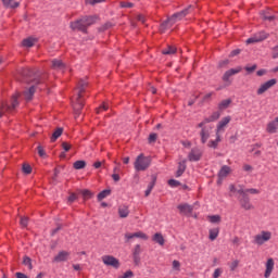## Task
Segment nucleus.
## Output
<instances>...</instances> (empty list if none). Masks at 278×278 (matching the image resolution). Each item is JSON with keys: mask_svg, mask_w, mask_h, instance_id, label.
<instances>
[{"mask_svg": "<svg viewBox=\"0 0 278 278\" xmlns=\"http://www.w3.org/2000/svg\"><path fill=\"white\" fill-rule=\"evenodd\" d=\"M105 0H86V3H89L90 5H94L96 3H103Z\"/></svg>", "mask_w": 278, "mask_h": 278, "instance_id": "bf43d9fd", "label": "nucleus"}, {"mask_svg": "<svg viewBox=\"0 0 278 278\" xmlns=\"http://www.w3.org/2000/svg\"><path fill=\"white\" fill-rule=\"evenodd\" d=\"M218 142H220V134L216 132V140L208 141L207 147H210V149H216L218 147Z\"/></svg>", "mask_w": 278, "mask_h": 278, "instance_id": "a878e982", "label": "nucleus"}, {"mask_svg": "<svg viewBox=\"0 0 278 278\" xmlns=\"http://www.w3.org/2000/svg\"><path fill=\"white\" fill-rule=\"evenodd\" d=\"M11 105L13 110L18 108V96H13Z\"/></svg>", "mask_w": 278, "mask_h": 278, "instance_id": "a18cd8bd", "label": "nucleus"}, {"mask_svg": "<svg viewBox=\"0 0 278 278\" xmlns=\"http://www.w3.org/2000/svg\"><path fill=\"white\" fill-rule=\"evenodd\" d=\"M268 33L266 31H260L256 33L254 36L247 39V45H255V42H262L268 38Z\"/></svg>", "mask_w": 278, "mask_h": 278, "instance_id": "1a4fd4ad", "label": "nucleus"}, {"mask_svg": "<svg viewBox=\"0 0 278 278\" xmlns=\"http://www.w3.org/2000/svg\"><path fill=\"white\" fill-rule=\"evenodd\" d=\"M141 253H142V249L140 248V244L135 245L132 255L134 256H140Z\"/></svg>", "mask_w": 278, "mask_h": 278, "instance_id": "37998d69", "label": "nucleus"}, {"mask_svg": "<svg viewBox=\"0 0 278 278\" xmlns=\"http://www.w3.org/2000/svg\"><path fill=\"white\" fill-rule=\"evenodd\" d=\"M134 238H136V237L134 236V233H126V235H125L126 242H129V240H131V239H134Z\"/></svg>", "mask_w": 278, "mask_h": 278, "instance_id": "338daca9", "label": "nucleus"}, {"mask_svg": "<svg viewBox=\"0 0 278 278\" xmlns=\"http://www.w3.org/2000/svg\"><path fill=\"white\" fill-rule=\"evenodd\" d=\"M228 123H231V116L223 117L222 121L217 124L216 134H223Z\"/></svg>", "mask_w": 278, "mask_h": 278, "instance_id": "ddd939ff", "label": "nucleus"}, {"mask_svg": "<svg viewBox=\"0 0 278 278\" xmlns=\"http://www.w3.org/2000/svg\"><path fill=\"white\" fill-rule=\"evenodd\" d=\"M223 275V268H216L213 273V278H218Z\"/></svg>", "mask_w": 278, "mask_h": 278, "instance_id": "3c124183", "label": "nucleus"}, {"mask_svg": "<svg viewBox=\"0 0 278 278\" xmlns=\"http://www.w3.org/2000/svg\"><path fill=\"white\" fill-rule=\"evenodd\" d=\"M168 186H170V188H177L180 186L179 180H175V179H169L168 180Z\"/></svg>", "mask_w": 278, "mask_h": 278, "instance_id": "c03bdc74", "label": "nucleus"}, {"mask_svg": "<svg viewBox=\"0 0 278 278\" xmlns=\"http://www.w3.org/2000/svg\"><path fill=\"white\" fill-rule=\"evenodd\" d=\"M184 173H186V161L179 162L176 177H181Z\"/></svg>", "mask_w": 278, "mask_h": 278, "instance_id": "393cba45", "label": "nucleus"}, {"mask_svg": "<svg viewBox=\"0 0 278 278\" xmlns=\"http://www.w3.org/2000/svg\"><path fill=\"white\" fill-rule=\"evenodd\" d=\"M23 264H24V266H27L28 270H31V268H33L31 258H29V256L24 257Z\"/></svg>", "mask_w": 278, "mask_h": 278, "instance_id": "58836bf2", "label": "nucleus"}, {"mask_svg": "<svg viewBox=\"0 0 278 278\" xmlns=\"http://www.w3.org/2000/svg\"><path fill=\"white\" fill-rule=\"evenodd\" d=\"M273 238V232L263 230L254 237V244L262 247V244H266Z\"/></svg>", "mask_w": 278, "mask_h": 278, "instance_id": "20e7f679", "label": "nucleus"}, {"mask_svg": "<svg viewBox=\"0 0 278 278\" xmlns=\"http://www.w3.org/2000/svg\"><path fill=\"white\" fill-rule=\"evenodd\" d=\"M172 268L173 270H177V273H179V270H181V263H179V261H173Z\"/></svg>", "mask_w": 278, "mask_h": 278, "instance_id": "ea45409f", "label": "nucleus"}, {"mask_svg": "<svg viewBox=\"0 0 278 278\" xmlns=\"http://www.w3.org/2000/svg\"><path fill=\"white\" fill-rule=\"evenodd\" d=\"M155 140H157V134H150L149 142H155Z\"/></svg>", "mask_w": 278, "mask_h": 278, "instance_id": "052dcab7", "label": "nucleus"}, {"mask_svg": "<svg viewBox=\"0 0 278 278\" xmlns=\"http://www.w3.org/2000/svg\"><path fill=\"white\" fill-rule=\"evenodd\" d=\"M77 200V195L75 193H72L70 197H68V202L70 203H73L74 201Z\"/></svg>", "mask_w": 278, "mask_h": 278, "instance_id": "0e129e2a", "label": "nucleus"}, {"mask_svg": "<svg viewBox=\"0 0 278 278\" xmlns=\"http://www.w3.org/2000/svg\"><path fill=\"white\" fill-rule=\"evenodd\" d=\"M15 276H16L17 278H29V277H27V275H25V274H23V273H16Z\"/></svg>", "mask_w": 278, "mask_h": 278, "instance_id": "774afa93", "label": "nucleus"}, {"mask_svg": "<svg viewBox=\"0 0 278 278\" xmlns=\"http://www.w3.org/2000/svg\"><path fill=\"white\" fill-rule=\"evenodd\" d=\"M245 71L247 73L251 74V73H255V71H257V64H254L252 66H245Z\"/></svg>", "mask_w": 278, "mask_h": 278, "instance_id": "de8ad7c7", "label": "nucleus"}, {"mask_svg": "<svg viewBox=\"0 0 278 278\" xmlns=\"http://www.w3.org/2000/svg\"><path fill=\"white\" fill-rule=\"evenodd\" d=\"M203 157V151L199 148H193L188 154L189 162H200Z\"/></svg>", "mask_w": 278, "mask_h": 278, "instance_id": "9d476101", "label": "nucleus"}, {"mask_svg": "<svg viewBox=\"0 0 278 278\" xmlns=\"http://www.w3.org/2000/svg\"><path fill=\"white\" fill-rule=\"evenodd\" d=\"M86 88H88V83L85 80H80L78 83V94L76 96L73 102V108L76 116H79V112H81L84 108V100H81V94L86 91Z\"/></svg>", "mask_w": 278, "mask_h": 278, "instance_id": "f03ea898", "label": "nucleus"}, {"mask_svg": "<svg viewBox=\"0 0 278 278\" xmlns=\"http://www.w3.org/2000/svg\"><path fill=\"white\" fill-rule=\"evenodd\" d=\"M268 73V71L267 70H258L257 72H256V75L258 76V77H264V75H266Z\"/></svg>", "mask_w": 278, "mask_h": 278, "instance_id": "13d9d810", "label": "nucleus"}, {"mask_svg": "<svg viewBox=\"0 0 278 278\" xmlns=\"http://www.w3.org/2000/svg\"><path fill=\"white\" fill-rule=\"evenodd\" d=\"M52 68L54 71H64V68H66V65L64 64V62H62V60L54 59L52 60Z\"/></svg>", "mask_w": 278, "mask_h": 278, "instance_id": "aec40b11", "label": "nucleus"}, {"mask_svg": "<svg viewBox=\"0 0 278 278\" xmlns=\"http://www.w3.org/2000/svg\"><path fill=\"white\" fill-rule=\"evenodd\" d=\"M247 192H249L250 194H260V190L253 188L244 190V194H247Z\"/></svg>", "mask_w": 278, "mask_h": 278, "instance_id": "5fc2aeb1", "label": "nucleus"}, {"mask_svg": "<svg viewBox=\"0 0 278 278\" xmlns=\"http://www.w3.org/2000/svg\"><path fill=\"white\" fill-rule=\"evenodd\" d=\"M265 266H266V269H265L264 277L268 278L270 277V275H273V270H275V260L268 258Z\"/></svg>", "mask_w": 278, "mask_h": 278, "instance_id": "dca6fc26", "label": "nucleus"}, {"mask_svg": "<svg viewBox=\"0 0 278 278\" xmlns=\"http://www.w3.org/2000/svg\"><path fill=\"white\" fill-rule=\"evenodd\" d=\"M266 131H267V134H277V131H278V116L275 117L273 121H270L267 124Z\"/></svg>", "mask_w": 278, "mask_h": 278, "instance_id": "2eb2a0df", "label": "nucleus"}, {"mask_svg": "<svg viewBox=\"0 0 278 278\" xmlns=\"http://www.w3.org/2000/svg\"><path fill=\"white\" fill-rule=\"evenodd\" d=\"M218 118H220V112H213L208 117H205L200 124H198V127H203V125H207V123H214L218 121Z\"/></svg>", "mask_w": 278, "mask_h": 278, "instance_id": "f8f14e48", "label": "nucleus"}, {"mask_svg": "<svg viewBox=\"0 0 278 278\" xmlns=\"http://www.w3.org/2000/svg\"><path fill=\"white\" fill-rule=\"evenodd\" d=\"M190 12H192V5H189L187 9L182 10L181 12L175 13L173 16L169 17L170 25H175V23L185 18V16H188Z\"/></svg>", "mask_w": 278, "mask_h": 278, "instance_id": "0eeeda50", "label": "nucleus"}, {"mask_svg": "<svg viewBox=\"0 0 278 278\" xmlns=\"http://www.w3.org/2000/svg\"><path fill=\"white\" fill-rule=\"evenodd\" d=\"M177 208L179 210L180 214L185 215L192 214V211L194 210V207L188 203L179 204Z\"/></svg>", "mask_w": 278, "mask_h": 278, "instance_id": "a211bd4d", "label": "nucleus"}, {"mask_svg": "<svg viewBox=\"0 0 278 278\" xmlns=\"http://www.w3.org/2000/svg\"><path fill=\"white\" fill-rule=\"evenodd\" d=\"M80 194L85 200L92 199V192L88 189L80 191Z\"/></svg>", "mask_w": 278, "mask_h": 278, "instance_id": "c9c22d12", "label": "nucleus"}, {"mask_svg": "<svg viewBox=\"0 0 278 278\" xmlns=\"http://www.w3.org/2000/svg\"><path fill=\"white\" fill-rule=\"evenodd\" d=\"M97 20L98 17L96 15L81 17L80 20L71 23V29H73V31L78 30L86 34L88 27L94 25Z\"/></svg>", "mask_w": 278, "mask_h": 278, "instance_id": "f257e3e1", "label": "nucleus"}, {"mask_svg": "<svg viewBox=\"0 0 278 278\" xmlns=\"http://www.w3.org/2000/svg\"><path fill=\"white\" fill-rule=\"evenodd\" d=\"M110 194H112V190H110V189H105V190L101 191L98 194V201H103V199H106V197H110Z\"/></svg>", "mask_w": 278, "mask_h": 278, "instance_id": "7c9ffc66", "label": "nucleus"}, {"mask_svg": "<svg viewBox=\"0 0 278 278\" xmlns=\"http://www.w3.org/2000/svg\"><path fill=\"white\" fill-rule=\"evenodd\" d=\"M170 27H173V25H170V17H169L161 24L160 26L161 34H164L166 29H170Z\"/></svg>", "mask_w": 278, "mask_h": 278, "instance_id": "bb28decb", "label": "nucleus"}, {"mask_svg": "<svg viewBox=\"0 0 278 278\" xmlns=\"http://www.w3.org/2000/svg\"><path fill=\"white\" fill-rule=\"evenodd\" d=\"M277 86V78H271L265 83H263L258 89L256 90V94L262 96L264 92H268L270 88Z\"/></svg>", "mask_w": 278, "mask_h": 278, "instance_id": "6e6552de", "label": "nucleus"}, {"mask_svg": "<svg viewBox=\"0 0 278 278\" xmlns=\"http://www.w3.org/2000/svg\"><path fill=\"white\" fill-rule=\"evenodd\" d=\"M37 151L40 157H46L47 153L45 152V148H42V146H38Z\"/></svg>", "mask_w": 278, "mask_h": 278, "instance_id": "09e8293b", "label": "nucleus"}, {"mask_svg": "<svg viewBox=\"0 0 278 278\" xmlns=\"http://www.w3.org/2000/svg\"><path fill=\"white\" fill-rule=\"evenodd\" d=\"M210 223L217 224L220 223V215H211L207 217Z\"/></svg>", "mask_w": 278, "mask_h": 278, "instance_id": "4c0bfd02", "label": "nucleus"}, {"mask_svg": "<svg viewBox=\"0 0 278 278\" xmlns=\"http://www.w3.org/2000/svg\"><path fill=\"white\" fill-rule=\"evenodd\" d=\"M36 45V39L33 37H28L22 41V46L26 48H31Z\"/></svg>", "mask_w": 278, "mask_h": 278, "instance_id": "b1692460", "label": "nucleus"}, {"mask_svg": "<svg viewBox=\"0 0 278 278\" xmlns=\"http://www.w3.org/2000/svg\"><path fill=\"white\" fill-rule=\"evenodd\" d=\"M243 170L245 173H253V166L245 164V165H243Z\"/></svg>", "mask_w": 278, "mask_h": 278, "instance_id": "6e6d98bb", "label": "nucleus"}, {"mask_svg": "<svg viewBox=\"0 0 278 278\" xmlns=\"http://www.w3.org/2000/svg\"><path fill=\"white\" fill-rule=\"evenodd\" d=\"M240 265V261L235 260L231 263H229V268L231 271L236 270V268H238V266Z\"/></svg>", "mask_w": 278, "mask_h": 278, "instance_id": "a19ab883", "label": "nucleus"}, {"mask_svg": "<svg viewBox=\"0 0 278 278\" xmlns=\"http://www.w3.org/2000/svg\"><path fill=\"white\" fill-rule=\"evenodd\" d=\"M273 58H274V60H277V58H278V46L274 47V49H273Z\"/></svg>", "mask_w": 278, "mask_h": 278, "instance_id": "680f3d73", "label": "nucleus"}, {"mask_svg": "<svg viewBox=\"0 0 278 278\" xmlns=\"http://www.w3.org/2000/svg\"><path fill=\"white\" fill-rule=\"evenodd\" d=\"M201 131H200V138H201V142L202 144H205V142H207V140H210V136L212 134V129H214V126L212 125H203V126H198Z\"/></svg>", "mask_w": 278, "mask_h": 278, "instance_id": "39448f33", "label": "nucleus"}, {"mask_svg": "<svg viewBox=\"0 0 278 278\" xmlns=\"http://www.w3.org/2000/svg\"><path fill=\"white\" fill-rule=\"evenodd\" d=\"M71 143H68V142H66V141H64V142H62V149L65 151V152H68V151H71Z\"/></svg>", "mask_w": 278, "mask_h": 278, "instance_id": "603ef678", "label": "nucleus"}, {"mask_svg": "<svg viewBox=\"0 0 278 278\" xmlns=\"http://www.w3.org/2000/svg\"><path fill=\"white\" fill-rule=\"evenodd\" d=\"M241 72H242V67H240V66L226 71L223 76V81H229L230 77H233V75H238V73H241Z\"/></svg>", "mask_w": 278, "mask_h": 278, "instance_id": "4468645a", "label": "nucleus"}, {"mask_svg": "<svg viewBox=\"0 0 278 278\" xmlns=\"http://www.w3.org/2000/svg\"><path fill=\"white\" fill-rule=\"evenodd\" d=\"M118 216L119 218H127V216H129V206L121 205L118 207Z\"/></svg>", "mask_w": 278, "mask_h": 278, "instance_id": "4be33fe9", "label": "nucleus"}, {"mask_svg": "<svg viewBox=\"0 0 278 278\" xmlns=\"http://www.w3.org/2000/svg\"><path fill=\"white\" fill-rule=\"evenodd\" d=\"M163 55H175L177 53V48L174 46H168L166 49L162 51Z\"/></svg>", "mask_w": 278, "mask_h": 278, "instance_id": "cd10ccee", "label": "nucleus"}, {"mask_svg": "<svg viewBox=\"0 0 278 278\" xmlns=\"http://www.w3.org/2000/svg\"><path fill=\"white\" fill-rule=\"evenodd\" d=\"M239 203L242 207V210L249 211L254 210L255 206L251 203V199H249V195L247 193H243V195L239 199Z\"/></svg>", "mask_w": 278, "mask_h": 278, "instance_id": "9b49d317", "label": "nucleus"}, {"mask_svg": "<svg viewBox=\"0 0 278 278\" xmlns=\"http://www.w3.org/2000/svg\"><path fill=\"white\" fill-rule=\"evenodd\" d=\"M153 241L156 242L157 244H160L161 247H164V237L162 236V233L160 232H156L154 236H153Z\"/></svg>", "mask_w": 278, "mask_h": 278, "instance_id": "c756f323", "label": "nucleus"}, {"mask_svg": "<svg viewBox=\"0 0 278 278\" xmlns=\"http://www.w3.org/2000/svg\"><path fill=\"white\" fill-rule=\"evenodd\" d=\"M230 173H231V167L227 165L222 166V168L218 172V184H220L223 179H225V177H227Z\"/></svg>", "mask_w": 278, "mask_h": 278, "instance_id": "f3484780", "label": "nucleus"}, {"mask_svg": "<svg viewBox=\"0 0 278 278\" xmlns=\"http://www.w3.org/2000/svg\"><path fill=\"white\" fill-rule=\"evenodd\" d=\"M71 253L66 251H61L59 254L54 257V262H66L70 257Z\"/></svg>", "mask_w": 278, "mask_h": 278, "instance_id": "412c9836", "label": "nucleus"}, {"mask_svg": "<svg viewBox=\"0 0 278 278\" xmlns=\"http://www.w3.org/2000/svg\"><path fill=\"white\" fill-rule=\"evenodd\" d=\"M109 105L103 103L99 109H97V114H101L102 112H106L109 110Z\"/></svg>", "mask_w": 278, "mask_h": 278, "instance_id": "8fccbe9b", "label": "nucleus"}, {"mask_svg": "<svg viewBox=\"0 0 278 278\" xmlns=\"http://www.w3.org/2000/svg\"><path fill=\"white\" fill-rule=\"evenodd\" d=\"M129 277H134V271L128 270L123 276H119L118 278H129Z\"/></svg>", "mask_w": 278, "mask_h": 278, "instance_id": "4d7b16f0", "label": "nucleus"}, {"mask_svg": "<svg viewBox=\"0 0 278 278\" xmlns=\"http://www.w3.org/2000/svg\"><path fill=\"white\" fill-rule=\"evenodd\" d=\"M121 7L122 8H134V3H131V2H122Z\"/></svg>", "mask_w": 278, "mask_h": 278, "instance_id": "e2e57ef3", "label": "nucleus"}, {"mask_svg": "<svg viewBox=\"0 0 278 278\" xmlns=\"http://www.w3.org/2000/svg\"><path fill=\"white\" fill-rule=\"evenodd\" d=\"M102 263L104 266H111L112 268L118 269L121 268V261L112 255H103L101 257Z\"/></svg>", "mask_w": 278, "mask_h": 278, "instance_id": "423d86ee", "label": "nucleus"}, {"mask_svg": "<svg viewBox=\"0 0 278 278\" xmlns=\"http://www.w3.org/2000/svg\"><path fill=\"white\" fill-rule=\"evenodd\" d=\"M27 223H29V218L21 217L20 225H22L23 227H27Z\"/></svg>", "mask_w": 278, "mask_h": 278, "instance_id": "864d4df0", "label": "nucleus"}, {"mask_svg": "<svg viewBox=\"0 0 278 278\" xmlns=\"http://www.w3.org/2000/svg\"><path fill=\"white\" fill-rule=\"evenodd\" d=\"M155 187V178L148 185V189L146 190V197H149L151 194V191Z\"/></svg>", "mask_w": 278, "mask_h": 278, "instance_id": "e433bc0d", "label": "nucleus"}, {"mask_svg": "<svg viewBox=\"0 0 278 278\" xmlns=\"http://www.w3.org/2000/svg\"><path fill=\"white\" fill-rule=\"evenodd\" d=\"M229 191L232 192V193H236V192H237V194H242V195L245 194V193H244V187H242L241 185H238V186H236V185H230V186H229Z\"/></svg>", "mask_w": 278, "mask_h": 278, "instance_id": "5701e85b", "label": "nucleus"}, {"mask_svg": "<svg viewBox=\"0 0 278 278\" xmlns=\"http://www.w3.org/2000/svg\"><path fill=\"white\" fill-rule=\"evenodd\" d=\"M135 169L147 170L151 166V156H144V154H139L134 163Z\"/></svg>", "mask_w": 278, "mask_h": 278, "instance_id": "7ed1b4c3", "label": "nucleus"}, {"mask_svg": "<svg viewBox=\"0 0 278 278\" xmlns=\"http://www.w3.org/2000/svg\"><path fill=\"white\" fill-rule=\"evenodd\" d=\"M23 173H25L26 175H30V173H31V165L24 164L23 165Z\"/></svg>", "mask_w": 278, "mask_h": 278, "instance_id": "49530a36", "label": "nucleus"}, {"mask_svg": "<svg viewBox=\"0 0 278 278\" xmlns=\"http://www.w3.org/2000/svg\"><path fill=\"white\" fill-rule=\"evenodd\" d=\"M74 168L76 170H81L83 168H86V161H76L74 163Z\"/></svg>", "mask_w": 278, "mask_h": 278, "instance_id": "f704fd0d", "label": "nucleus"}, {"mask_svg": "<svg viewBox=\"0 0 278 278\" xmlns=\"http://www.w3.org/2000/svg\"><path fill=\"white\" fill-rule=\"evenodd\" d=\"M64 131L63 128H58L53 134H52V137H51V141L52 142H55V140H58L60 138V136H62V132Z\"/></svg>", "mask_w": 278, "mask_h": 278, "instance_id": "473e14b6", "label": "nucleus"}, {"mask_svg": "<svg viewBox=\"0 0 278 278\" xmlns=\"http://www.w3.org/2000/svg\"><path fill=\"white\" fill-rule=\"evenodd\" d=\"M5 8H18V2H15L14 0H2Z\"/></svg>", "mask_w": 278, "mask_h": 278, "instance_id": "72a5a7b5", "label": "nucleus"}, {"mask_svg": "<svg viewBox=\"0 0 278 278\" xmlns=\"http://www.w3.org/2000/svg\"><path fill=\"white\" fill-rule=\"evenodd\" d=\"M218 233H220V229L218 228H213L208 231V238L210 240L214 241L216 238H218Z\"/></svg>", "mask_w": 278, "mask_h": 278, "instance_id": "c85d7f7f", "label": "nucleus"}, {"mask_svg": "<svg viewBox=\"0 0 278 278\" xmlns=\"http://www.w3.org/2000/svg\"><path fill=\"white\" fill-rule=\"evenodd\" d=\"M134 237L135 238H141L142 240H149V237H147V235L144 232H142V231L135 232Z\"/></svg>", "mask_w": 278, "mask_h": 278, "instance_id": "79ce46f5", "label": "nucleus"}, {"mask_svg": "<svg viewBox=\"0 0 278 278\" xmlns=\"http://www.w3.org/2000/svg\"><path fill=\"white\" fill-rule=\"evenodd\" d=\"M229 105H231V99L223 100L218 104V110H227V108H229Z\"/></svg>", "mask_w": 278, "mask_h": 278, "instance_id": "2f4dec72", "label": "nucleus"}, {"mask_svg": "<svg viewBox=\"0 0 278 278\" xmlns=\"http://www.w3.org/2000/svg\"><path fill=\"white\" fill-rule=\"evenodd\" d=\"M236 55H240V50L237 49L230 52V58H236Z\"/></svg>", "mask_w": 278, "mask_h": 278, "instance_id": "69168bd1", "label": "nucleus"}, {"mask_svg": "<svg viewBox=\"0 0 278 278\" xmlns=\"http://www.w3.org/2000/svg\"><path fill=\"white\" fill-rule=\"evenodd\" d=\"M34 94H36V86L34 85L24 91V98L26 101H31V99H34Z\"/></svg>", "mask_w": 278, "mask_h": 278, "instance_id": "6ab92c4d", "label": "nucleus"}]
</instances>
